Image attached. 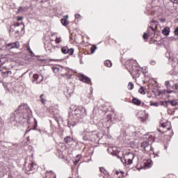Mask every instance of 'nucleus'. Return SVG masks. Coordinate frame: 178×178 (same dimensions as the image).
I'll list each match as a JSON object with an SVG mask.
<instances>
[{
  "label": "nucleus",
  "instance_id": "obj_1",
  "mask_svg": "<svg viewBox=\"0 0 178 178\" xmlns=\"http://www.w3.org/2000/svg\"><path fill=\"white\" fill-rule=\"evenodd\" d=\"M31 115V110L26 104H21L14 113H11L8 118V123L13 126L24 124L26 122L30 124V117Z\"/></svg>",
  "mask_w": 178,
  "mask_h": 178
},
{
  "label": "nucleus",
  "instance_id": "obj_2",
  "mask_svg": "<svg viewBox=\"0 0 178 178\" xmlns=\"http://www.w3.org/2000/svg\"><path fill=\"white\" fill-rule=\"evenodd\" d=\"M87 115L86 108L83 106L76 107L72 113V115H70L68 118V127H74L79 123L81 119Z\"/></svg>",
  "mask_w": 178,
  "mask_h": 178
},
{
  "label": "nucleus",
  "instance_id": "obj_3",
  "mask_svg": "<svg viewBox=\"0 0 178 178\" xmlns=\"http://www.w3.org/2000/svg\"><path fill=\"white\" fill-rule=\"evenodd\" d=\"M24 24H19L18 22L13 24L10 26L9 34L10 37L17 38L24 34Z\"/></svg>",
  "mask_w": 178,
  "mask_h": 178
},
{
  "label": "nucleus",
  "instance_id": "obj_4",
  "mask_svg": "<svg viewBox=\"0 0 178 178\" xmlns=\"http://www.w3.org/2000/svg\"><path fill=\"white\" fill-rule=\"evenodd\" d=\"M37 168V164L33 161V157L28 156L25 159L24 172H25L27 175L34 173V170H36Z\"/></svg>",
  "mask_w": 178,
  "mask_h": 178
},
{
  "label": "nucleus",
  "instance_id": "obj_5",
  "mask_svg": "<svg viewBox=\"0 0 178 178\" xmlns=\"http://www.w3.org/2000/svg\"><path fill=\"white\" fill-rule=\"evenodd\" d=\"M81 136L83 141H97L98 140V134L95 131H90V129H84L81 134Z\"/></svg>",
  "mask_w": 178,
  "mask_h": 178
},
{
  "label": "nucleus",
  "instance_id": "obj_6",
  "mask_svg": "<svg viewBox=\"0 0 178 178\" xmlns=\"http://www.w3.org/2000/svg\"><path fill=\"white\" fill-rule=\"evenodd\" d=\"M161 128H157V130L159 133H168V131H170V134H168L170 137H172L173 136V131L172 130V128L170 127H168L170 124V122H168L166 120H161L160 121Z\"/></svg>",
  "mask_w": 178,
  "mask_h": 178
},
{
  "label": "nucleus",
  "instance_id": "obj_7",
  "mask_svg": "<svg viewBox=\"0 0 178 178\" xmlns=\"http://www.w3.org/2000/svg\"><path fill=\"white\" fill-rule=\"evenodd\" d=\"M61 51L62 54H64V55H66V54H68V55H72L73 54H74V49H69V47L65 46L62 47Z\"/></svg>",
  "mask_w": 178,
  "mask_h": 178
},
{
  "label": "nucleus",
  "instance_id": "obj_8",
  "mask_svg": "<svg viewBox=\"0 0 178 178\" xmlns=\"http://www.w3.org/2000/svg\"><path fill=\"white\" fill-rule=\"evenodd\" d=\"M165 86L167 88V90H165L164 92L167 93V94H172V92H173L172 90H170V88H172V81H167L165 82Z\"/></svg>",
  "mask_w": 178,
  "mask_h": 178
},
{
  "label": "nucleus",
  "instance_id": "obj_9",
  "mask_svg": "<svg viewBox=\"0 0 178 178\" xmlns=\"http://www.w3.org/2000/svg\"><path fill=\"white\" fill-rule=\"evenodd\" d=\"M147 35L148 37H150V38H154L155 37V29H154V26H149L147 30Z\"/></svg>",
  "mask_w": 178,
  "mask_h": 178
},
{
  "label": "nucleus",
  "instance_id": "obj_10",
  "mask_svg": "<svg viewBox=\"0 0 178 178\" xmlns=\"http://www.w3.org/2000/svg\"><path fill=\"white\" fill-rule=\"evenodd\" d=\"M125 159L129 161V163H133V159H134V154L128 152L124 155Z\"/></svg>",
  "mask_w": 178,
  "mask_h": 178
},
{
  "label": "nucleus",
  "instance_id": "obj_11",
  "mask_svg": "<svg viewBox=\"0 0 178 178\" xmlns=\"http://www.w3.org/2000/svg\"><path fill=\"white\" fill-rule=\"evenodd\" d=\"M80 80H81V81H83V83H86L87 84H90V86H91V84H92L91 83V79L86 75H81Z\"/></svg>",
  "mask_w": 178,
  "mask_h": 178
},
{
  "label": "nucleus",
  "instance_id": "obj_12",
  "mask_svg": "<svg viewBox=\"0 0 178 178\" xmlns=\"http://www.w3.org/2000/svg\"><path fill=\"white\" fill-rule=\"evenodd\" d=\"M8 47H9V48L10 49H13V48H20V42H12V43H9L8 44Z\"/></svg>",
  "mask_w": 178,
  "mask_h": 178
},
{
  "label": "nucleus",
  "instance_id": "obj_13",
  "mask_svg": "<svg viewBox=\"0 0 178 178\" xmlns=\"http://www.w3.org/2000/svg\"><path fill=\"white\" fill-rule=\"evenodd\" d=\"M149 147V142L145 141L141 143L140 147L143 148L145 151H148V147Z\"/></svg>",
  "mask_w": 178,
  "mask_h": 178
},
{
  "label": "nucleus",
  "instance_id": "obj_14",
  "mask_svg": "<svg viewBox=\"0 0 178 178\" xmlns=\"http://www.w3.org/2000/svg\"><path fill=\"white\" fill-rule=\"evenodd\" d=\"M73 137L68 136L64 138V142L65 144H70V143H73Z\"/></svg>",
  "mask_w": 178,
  "mask_h": 178
},
{
  "label": "nucleus",
  "instance_id": "obj_15",
  "mask_svg": "<svg viewBox=\"0 0 178 178\" xmlns=\"http://www.w3.org/2000/svg\"><path fill=\"white\" fill-rule=\"evenodd\" d=\"M1 76H3L4 78L8 77V76H12V71H9V70L3 71L1 72Z\"/></svg>",
  "mask_w": 178,
  "mask_h": 178
},
{
  "label": "nucleus",
  "instance_id": "obj_16",
  "mask_svg": "<svg viewBox=\"0 0 178 178\" xmlns=\"http://www.w3.org/2000/svg\"><path fill=\"white\" fill-rule=\"evenodd\" d=\"M132 102L134 105H136L137 106H140V105H141V100H140L136 97H134L132 99Z\"/></svg>",
  "mask_w": 178,
  "mask_h": 178
},
{
  "label": "nucleus",
  "instance_id": "obj_17",
  "mask_svg": "<svg viewBox=\"0 0 178 178\" xmlns=\"http://www.w3.org/2000/svg\"><path fill=\"white\" fill-rule=\"evenodd\" d=\"M169 33H170V28L169 27H165L162 30V34H163V35H169Z\"/></svg>",
  "mask_w": 178,
  "mask_h": 178
},
{
  "label": "nucleus",
  "instance_id": "obj_18",
  "mask_svg": "<svg viewBox=\"0 0 178 178\" xmlns=\"http://www.w3.org/2000/svg\"><path fill=\"white\" fill-rule=\"evenodd\" d=\"M112 124V120H111V117H109L106 121H104V124L106 125L107 129L111 127V124Z\"/></svg>",
  "mask_w": 178,
  "mask_h": 178
},
{
  "label": "nucleus",
  "instance_id": "obj_19",
  "mask_svg": "<svg viewBox=\"0 0 178 178\" xmlns=\"http://www.w3.org/2000/svg\"><path fill=\"white\" fill-rule=\"evenodd\" d=\"M121 155L123 156V159H122L123 162H122V163L124 165H131L132 163H129V161L126 159L124 154H123V152H121Z\"/></svg>",
  "mask_w": 178,
  "mask_h": 178
},
{
  "label": "nucleus",
  "instance_id": "obj_20",
  "mask_svg": "<svg viewBox=\"0 0 178 178\" xmlns=\"http://www.w3.org/2000/svg\"><path fill=\"white\" fill-rule=\"evenodd\" d=\"M40 99L42 104H43V105H44V104L47 102V97L45 95H44V94H42L40 96Z\"/></svg>",
  "mask_w": 178,
  "mask_h": 178
},
{
  "label": "nucleus",
  "instance_id": "obj_21",
  "mask_svg": "<svg viewBox=\"0 0 178 178\" xmlns=\"http://www.w3.org/2000/svg\"><path fill=\"white\" fill-rule=\"evenodd\" d=\"M122 152H123L115 154V152H111V155H115V156H117V158L118 159H120L121 162H123V159H122V156L119 154H122Z\"/></svg>",
  "mask_w": 178,
  "mask_h": 178
},
{
  "label": "nucleus",
  "instance_id": "obj_22",
  "mask_svg": "<svg viewBox=\"0 0 178 178\" xmlns=\"http://www.w3.org/2000/svg\"><path fill=\"white\" fill-rule=\"evenodd\" d=\"M104 65L106 67H112V62L109 60H106L104 61Z\"/></svg>",
  "mask_w": 178,
  "mask_h": 178
},
{
  "label": "nucleus",
  "instance_id": "obj_23",
  "mask_svg": "<svg viewBox=\"0 0 178 178\" xmlns=\"http://www.w3.org/2000/svg\"><path fill=\"white\" fill-rule=\"evenodd\" d=\"M170 105H172V106H177L178 105V100L177 99H175V100H170Z\"/></svg>",
  "mask_w": 178,
  "mask_h": 178
},
{
  "label": "nucleus",
  "instance_id": "obj_24",
  "mask_svg": "<svg viewBox=\"0 0 178 178\" xmlns=\"http://www.w3.org/2000/svg\"><path fill=\"white\" fill-rule=\"evenodd\" d=\"M170 104V100H168L165 102H161V105L163 106H165V108H168V106Z\"/></svg>",
  "mask_w": 178,
  "mask_h": 178
},
{
  "label": "nucleus",
  "instance_id": "obj_25",
  "mask_svg": "<svg viewBox=\"0 0 178 178\" xmlns=\"http://www.w3.org/2000/svg\"><path fill=\"white\" fill-rule=\"evenodd\" d=\"M99 171L101 172V173H104V175H105V176L107 175V177H108V176H109V173H108V172H106V170H105V169H104V168L100 167Z\"/></svg>",
  "mask_w": 178,
  "mask_h": 178
},
{
  "label": "nucleus",
  "instance_id": "obj_26",
  "mask_svg": "<svg viewBox=\"0 0 178 178\" xmlns=\"http://www.w3.org/2000/svg\"><path fill=\"white\" fill-rule=\"evenodd\" d=\"M61 24H63V26H65L69 24V23L67 22V19L66 18L61 19Z\"/></svg>",
  "mask_w": 178,
  "mask_h": 178
},
{
  "label": "nucleus",
  "instance_id": "obj_27",
  "mask_svg": "<svg viewBox=\"0 0 178 178\" xmlns=\"http://www.w3.org/2000/svg\"><path fill=\"white\" fill-rule=\"evenodd\" d=\"M138 92H140V94H142V95H145V88L141 86L140 88L138 90Z\"/></svg>",
  "mask_w": 178,
  "mask_h": 178
},
{
  "label": "nucleus",
  "instance_id": "obj_28",
  "mask_svg": "<svg viewBox=\"0 0 178 178\" xmlns=\"http://www.w3.org/2000/svg\"><path fill=\"white\" fill-rule=\"evenodd\" d=\"M134 88V84L132 82H129L128 84V89L133 90Z\"/></svg>",
  "mask_w": 178,
  "mask_h": 178
},
{
  "label": "nucleus",
  "instance_id": "obj_29",
  "mask_svg": "<svg viewBox=\"0 0 178 178\" xmlns=\"http://www.w3.org/2000/svg\"><path fill=\"white\" fill-rule=\"evenodd\" d=\"M75 20H77V22L81 20V15H80L79 14L75 15Z\"/></svg>",
  "mask_w": 178,
  "mask_h": 178
},
{
  "label": "nucleus",
  "instance_id": "obj_30",
  "mask_svg": "<svg viewBox=\"0 0 178 178\" xmlns=\"http://www.w3.org/2000/svg\"><path fill=\"white\" fill-rule=\"evenodd\" d=\"M148 37H149V36H148L147 32L143 33V40H148Z\"/></svg>",
  "mask_w": 178,
  "mask_h": 178
},
{
  "label": "nucleus",
  "instance_id": "obj_31",
  "mask_svg": "<svg viewBox=\"0 0 178 178\" xmlns=\"http://www.w3.org/2000/svg\"><path fill=\"white\" fill-rule=\"evenodd\" d=\"M151 166H152V164L151 163L147 164V163H145V169H149Z\"/></svg>",
  "mask_w": 178,
  "mask_h": 178
},
{
  "label": "nucleus",
  "instance_id": "obj_32",
  "mask_svg": "<svg viewBox=\"0 0 178 178\" xmlns=\"http://www.w3.org/2000/svg\"><path fill=\"white\" fill-rule=\"evenodd\" d=\"M80 158H81V156H80V155H78V156H76V161L74 162V165H76V164L79 162V161H80Z\"/></svg>",
  "mask_w": 178,
  "mask_h": 178
},
{
  "label": "nucleus",
  "instance_id": "obj_33",
  "mask_svg": "<svg viewBox=\"0 0 178 178\" xmlns=\"http://www.w3.org/2000/svg\"><path fill=\"white\" fill-rule=\"evenodd\" d=\"M38 74H34L33 76V79L36 81V80H38Z\"/></svg>",
  "mask_w": 178,
  "mask_h": 178
},
{
  "label": "nucleus",
  "instance_id": "obj_34",
  "mask_svg": "<svg viewBox=\"0 0 178 178\" xmlns=\"http://www.w3.org/2000/svg\"><path fill=\"white\" fill-rule=\"evenodd\" d=\"M172 90H178V84H174L172 86Z\"/></svg>",
  "mask_w": 178,
  "mask_h": 178
},
{
  "label": "nucleus",
  "instance_id": "obj_35",
  "mask_svg": "<svg viewBox=\"0 0 178 178\" xmlns=\"http://www.w3.org/2000/svg\"><path fill=\"white\" fill-rule=\"evenodd\" d=\"M97 50V47L96 46H93L91 47V53L94 54V52H95V51Z\"/></svg>",
  "mask_w": 178,
  "mask_h": 178
},
{
  "label": "nucleus",
  "instance_id": "obj_36",
  "mask_svg": "<svg viewBox=\"0 0 178 178\" xmlns=\"http://www.w3.org/2000/svg\"><path fill=\"white\" fill-rule=\"evenodd\" d=\"M150 105L152 106H158V102H150Z\"/></svg>",
  "mask_w": 178,
  "mask_h": 178
},
{
  "label": "nucleus",
  "instance_id": "obj_37",
  "mask_svg": "<svg viewBox=\"0 0 178 178\" xmlns=\"http://www.w3.org/2000/svg\"><path fill=\"white\" fill-rule=\"evenodd\" d=\"M161 94H162V92L159 90H157L155 92V95H157V96L161 95Z\"/></svg>",
  "mask_w": 178,
  "mask_h": 178
},
{
  "label": "nucleus",
  "instance_id": "obj_38",
  "mask_svg": "<svg viewBox=\"0 0 178 178\" xmlns=\"http://www.w3.org/2000/svg\"><path fill=\"white\" fill-rule=\"evenodd\" d=\"M23 10H24V7L23 6L19 7L18 12H23Z\"/></svg>",
  "mask_w": 178,
  "mask_h": 178
},
{
  "label": "nucleus",
  "instance_id": "obj_39",
  "mask_svg": "<svg viewBox=\"0 0 178 178\" xmlns=\"http://www.w3.org/2000/svg\"><path fill=\"white\" fill-rule=\"evenodd\" d=\"M35 124L33 126V130H35L37 129V120L35 119Z\"/></svg>",
  "mask_w": 178,
  "mask_h": 178
},
{
  "label": "nucleus",
  "instance_id": "obj_40",
  "mask_svg": "<svg viewBox=\"0 0 178 178\" xmlns=\"http://www.w3.org/2000/svg\"><path fill=\"white\" fill-rule=\"evenodd\" d=\"M174 33L175 35H178V27L175 29Z\"/></svg>",
  "mask_w": 178,
  "mask_h": 178
},
{
  "label": "nucleus",
  "instance_id": "obj_41",
  "mask_svg": "<svg viewBox=\"0 0 178 178\" xmlns=\"http://www.w3.org/2000/svg\"><path fill=\"white\" fill-rule=\"evenodd\" d=\"M140 119H141L142 122H145V120H147V116L140 117Z\"/></svg>",
  "mask_w": 178,
  "mask_h": 178
},
{
  "label": "nucleus",
  "instance_id": "obj_42",
  "mask_svg": "<svg viewBox=\"0 0 178 178\" xmlns=\"http://www.w3.org/2000/svg\"><path fill=\"white\" fill-rule=\"evenodd\" d=\"M159 20L161 23H165V22H166V19L165 18H160Z\"/></svg>",
  "mask_w": 178,
  "mask_h": 178
},
{
  "label": "nucleus",
  "instance_id": "obj_43",
  "mask_svg": "<svg viewBox=\"0 0 178 178\" xmlns=\"http://www.w3.org/2000/svg\"><path fill=\"white\" fill-rule=\"evenodd\" d=\"M56 42L57 43V44H59V42H60V38H56Z\"/></svg>",
  "mask_w": 178,
  "mask_h": 178
},
{
  "label": "nucleus",
  "instance_id": "obj_44",
  "mask_svg": "<svg viewBox=\"0 0 178 178\" xmlns=\"http://www.w3.org/2000/svg\"><path fill=\"white\" fill-rule=\"evenodd\" d=\"M17 20L18 22H20V20H23V17H18L17 18Z\"/></svg>",
  "mask_w": 178,
  "mask_h": 178
},
{
  "label": "nucleus",
  "instance_id": "obj_45",
  "mask_svg": "<svg viewBox=\"0 0 178 178\" xmlns=\"http://www.w3.org/2000/svg\"><path fill=\"white\" fill-rule=\"evenodd\" d=\"M28 50L29 51V52L31 54V55H34V52H33V51L31 50V49L28 48Z\"/></svg>",
  "mask_w": 178,
  "mask_h": 178
},
{
  "label": "nucleus",
  "instance_id": "obj_46",
  "mask_svg": "<svg viewBox=\"0 0 178 178\" xmlns=\"http://www.w3.org/2000/svg\"><path fill=\"white\" fill-rule=\"evenodd\" d=\"M44 48L46 51H49V49H48V44H44Z\"/></svg>",
  "mask_w": 178,
  "mask_h": 178
},
{
  "label": "nucleus",
  "instance_id": "obj_47",
  "mask_svg": "<svg viewBox=\"0 0 178 178\" xmlns=\"http://www.w3.org/2000/svg\"><path fill=\"white\" fill-rule=\"evenodd\" d=\"M150 64L154 66V65H155V61L154 60H151Z\"/></svg>",
  "mask_w": 178,
  "mask_h": 178
},
{
  "label": "nucleus",
  "instance_id": "obj_48",
  "mask_svg": "<svg viewBox=\"0 0 178 178\" xmlns=\"http://www.w3.org/2000/svg\"><path fill=\"white\" fill-rule=\"evenodd\" d=\"M107 151H108V152H109V151H113V148L110 147V148H108V149H107Z\"/></svg>",
  "mask_w": 178,
  "mask_h": 178
},
{
  "label": "nucleus",
  "instance_id": "obj_49",
  "mask_svg": "<svg viewBox=\"0 0 178 178\" xmlns=\"http://www.w3.org/2000/svg\"><path fill=\"white\" fill-rule=\"evenodd\" d=\"M0 72H1V73L3 72V67H0Z\"/></svg>",
  "mask_w": 178,
  "mask_h": 178
},
{
  "label": "nucleus",
  "instance_id": "obj_50",
  "mask_svg": "<svg viewBox=\"0 0 178 178\" xmlns=\"http://www.w3.org/2000/svg\"><path fill=\"white\" fill-rule=\"evenodd\" d=\"M151 23H158V21H156V20H152V21L151 22Z\"/></svg>",
  "mask_w": 178,
  "mask_h": 178
},
{
  "label": "nucleus",
  "instance_id": "obj_51",
  "mask_svg": "<svg viewBox=\"0 0 178 178\" xmlns=\"http://www.w3.org/2000/svg\"><path fill=\"white\" fill-rule=\"evenodd\" d=\"M64 19H69V15H65V17H64Z\"/></svg>",
  "mask_w": 178,
  "mask_h": 178
},
{
  "label": "nucleus",
  "instance_id": "obj_52",
  "mask_svg": "<svg viewBox=\"0 0 178 178\" xmlns=\"http://www.w3.org/2000/svg\"><path fill=\"white\" fill-rule=\"evenodd\" d=\"M176 63V65H177V59L175 60V63Z\"/></svg>",
  "mask_w": 178,
  "mask_h": 178
},
{
  "label": "nucleus",
  "instance_id": "obj_53",
  "mask_svg": "<svg viewBox=\"0 0 178 178\" xmlns=\"http://www.w3.org/2000/svg\"><path fill=\"white\" fill-rule=\"evenodd\" d=\"M2 124V118H0V124Z\"/></svg>",
  "mask_w": 178,
  "mask_h": 178
},
{
  "label": "nucleus",
  "instance_id": "obj_54",
  "mask_svg": "<svg viewBox=\"0 0 178 178\" xmlns=\"http://www.w3.org/2000/svg\"><path fill=\"white\" fill-rule=\"evenodd\" d=\"M59 115L58 114H56V115H54V118H58Z\"/></svg>",
  "mask_w": 178,
  "mask_h": 178
},
{
  "label": "nucleus",
  "instance_id": "obj_55",
  "mask_svg": "<svg viewBox=\"0 0 178 178\" xmlns=\"http://www.w3.org/2000/svg\"><path fill=\"white\" fill-rule=\"evenodd\" d=\"M170 2H172V3H175V1H173V0H170Z\"/></svg>",
  "mask_w": 178,
  "mask_h": 178
},
{
  "label": "nucleus",
  "instance_id": "obj_56",
  "mask_svg": "<svg viewBox=\"0 0 178 178\" xmlns=\"http://www.w3.org/2000/svg\"><path fill=\"white\" fill-rule=\"evenodd\" d=\"M48 0H42V2H47Z\"/></svg>",
  "mask_w": 178,
  "mask_h": 178
},
{
  "label": "nucleus",
  "instance_id": "obj_57",
  "mask_svg": "<svg viewBox=\"0 0 178 178\" xmlns=\"http://www.w3.org/2000/svg\"><path fill=\"white\" fill-rule=\"evenodd\" d=\"M24 74H26V73L22 74V75L21 76V77H23L24 76Z\"/></svg>",
  "mask_w": 178,
  "mask_h": 178
},
{
  "label": "nucleus",
  "instance_id": "obj_58",
  "mask_svg": "<svg viewBox=\"0 0 178 178\" xmlns=\"http://www.w3.org/2000/svg\"><path fill=\"white\" fill-rule=\"evenodd\" d=\"M116 175H119V171H116Z\"/></svg>",
  "mask_w": 178,
  "mask_h": 178
},
{
  "label": "nucleus",
  "instance_id": "obj_59",
  "mask_svg": "<svg viewBox=\"0 0 178 178\" xmlns=\"http://www.w3.org/2000/svg\"><path fill=\"white\" fill-rule=\"evenodd\" d=\"M172 66L176 67V65H175V63H172Z\"/></svg>",
  "mask_w": 178,
  "mask_h": 178
},
{
  "label": "nucleus",
  "instance_id": "obj_60",
  "mask_svg": "<svg viewBox=\"0 0 178 178\" xmlns=\"http://www.w3.org/2000/svg\"><path fill=\"white\" fill-rule=\"evenodd\" d=\"M171 40H176L175 38H172Z\"/></svg>",
  "mask_w": 178,
  "mask_h": 178
},
{
  "label": "nucleus",
  "instance_id": "obj_61",
  "mask_svg": "<svg viewBox=\"0 0 178 178\" xmlns=\"http://www.w3.org/2000/svg\"><path fill=\"white\" fill-rule=\"evenodd\" d=\"M151 149V151H152V149H154L152 148V147H151V149Z\"/></svg>",
  "mask_w": 178,
  "mask_h": 178
},
{
  "label": "nucleus",
  "instance_id": "obj_62",
  "mask_svg": "<svg viewBox=\"0 0 178 178\" xmlns=\"http://www.w3.org/2000/svg\"><path fill=\"white\" fill-rule=\"evenodd\" d=\"M132 70L134 71V67H132Z\"/></svg>",
  "mask_w": 178,
  "mask_h": 178
},
{
  "label": "nucleus",
  "instance_id": "obj_63",
  "mask_svg": "<svg viewBox=\"0 0 178 178\" xmlns=\"http://www.w3.org/2000/svg\"><path fill=\"white\" fill-rule=\"evenodd\" d=\"M101 176H102V174H100V175H99V177H101Z\"/></svg>",
  "mask_w": 178,
  "mask_h": 178
},
{
  "label": "nucleus",
  "instance_id": "obj_64",
  "mask_svg": "<svg viewBox=\"0 0 178 178\" xmlns=\"http://www.w3.org/2000/svg\"><path fill=\"white\" fill-rule=\"evenodd\" d=\"M51 60H51V59L49 60L50 62H51Z\"/></svg>",
  "mask_w": 178,
  "mask_h": 178
}]
</instances>
